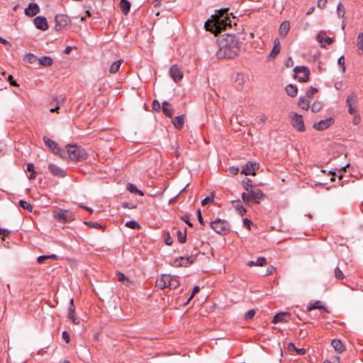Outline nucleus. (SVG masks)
I'll use <instances>...</instances> for the list:
<instances>
[{"instance_id":"obj_1","label":"nucleus","mask_w":363,"mask_h":363,"mask_svg":"<svg viewBox=\"0 0 363 363\" xmlns=\"http://www.w3.org/2000/svg\"><path fill=\"white\" fill-rule=\"evenodd\" d=\"M218 50L216 56L218 59H233L240 51V40L235 35L225 34L218 40Z\"/></svg>"},{"instance_id":"obj_2","label":"nucleus","mask_w":363,"mask_h":363,"mask_svg":"<svg viewBox=\"0 0 363 363\" xmlns=\"http://www.w3.org/2000/svg\"><path fill=\"white\" fill-rule=\"evenodd\" d=\"M204 26L206 30L211 31L217 35L225 30L227 27H232L231 20L228 16L220 18L219 14H214L211 16V19L205 23Z\"/></svg>"},{"instance_id":"obj_3","label":"nucleus","mask_w":363,"mask_h":363,"mask_svg":"<svg viewBox=\"0 0 363 363\" xmlns=\"http://www.w3.org/2000/svg\"><path fill=\"white\" fill-rule=\"evenodd\" d=\"M67 153L72 160L82 161L88 157L85 150L76 145H67Z\"/></svg>"},{"instance_id":"obj_4","label":"nucleus","mask_w":363,"mask_h":363,"mask_svg":"<svg viewBox=\"0 0 363 363\" xmlns=\"http://www.w3.org/2000/svg\"><path fill=\"white\" fill-rule=\"evenodd\" d=\"M210 227L218 234L225 235L230 231V226L228 221L217 218L210 223Z\"/></svg>"},{"instance_id":"obj_5","label":"nucleus","mask_w":363,"mask_h":363,"mask_svg":"<svg viewBox=\"0 0 363 363\" xmlns=\"http://www.w3.org/2000/svg\"><path fill=\"white\" fill-rule=\"evenodd\" d=\"M296 74H301V76L295 75L300 82H306L309 80L310 69L306 66H297L294 69Z\"/></svg>"},{"instance_id":"obj_6","label":"nucleus","mask_w":363,"mask_h":363,"mask_svg":"<svg viewBox=\"0 0 363 363\" xmlns=\"http://www.w3.org/2000/svg\"><path fill=\"white\" fill-rule=\"evenodd\" d=\"M55 218L60 223L70 222L74 220V216L67 210L60 209L54 213Z\"/></svg>"},{"instance_id":"obj_7","label":"nucleus","mask_w":363,"mask_h":363,"mask_svg":"<svg viewBox=\"0 0 363 363\" xmlns=\"http://www.w3.org/2000/svg\"><path fill=\"white\" fill-rule=\"evenodd\" d=\"M291 125L298 131L304 132L306 130L303 119L301 115L294 113L291 116Z\"/></svg>"},{"instance_id":"obj_8","label":"nucleus","mask_w":363,"mask_h":363,"mask_svg":"<svg viewBox=\"0 0 363 363\" xmlns=\"http://www.w3.org/2000/svg\"><path fill=\"white\" fill-rule=\"evenodd\" d=\"M43 141L46 146H48L55 155H59L62 158L65 157V156L61 153V148L55 141L50 139L47 136L43 137Z\"/></svg>"},{"instance_id":"obj_9","label":"nucleus","mask_w":363,"mask_h":363,"mask_svg":"<svg viewBox=\"0 0 363 363\" xmlns=\"http://www.w3.org/2000/svg\"><path fill=\"white\" fill-rule=\"evenodd\" d=\"M70 22L69 18L63 14H58L55 16V29L60 30L67 26Z\"/></svg>"},{"instance_id":"obj_10","label":"nucleus","mask_w":363,"mask_h":363,"mask_svg":"<svg viewBox=\"0 0 363 363\" xmlns=\"http://www.w3.org/2000/svg\"><path fill=\"white\" fill-rule=\"evenodd\" d=\"M169 72L174 82H178L183 78V72L177 65H172L170 67Z\"/></svg>"},{"instance_id":"obj_11","label":"nucleus","mask_w":363,"mask_h":363,"mask_svg":"<svg viewBox=\"0 0 363 363\" xmlns=\"http://www.w3.org/2000/svg\"><path fill=\"white\" fill-rule=\"evenodd\" d=\"M357 101V95L354 93H352L348 96L346 100V104L348 106V113L351 115L357 113L356 107L353 105Z\"/></svg>"},{"instance_id":"obj_12","label":"nucleus","mask_w":363,"mask_h":363,"mask_svg":"<svg viewBox=\"0 0 363 363\" xmlns=\"http://www.w3.org/2000/svg\"><path fill=\"white\" fill-rule=\"evenodd\" d=\"M334 119L331 117L328 118L325 120H321L318 123L313 124V128L317 130H324L333 125Z\"/></svg>"},{"instance_id":"obj_13","label":"nucleus","mask_w":363,"mask_h":363,"mask_svg":"<svg viewBox=\"0 0 363 363\" xmlns=\"http://www.w3.org/2000/svg\"><path fill=\"white\" fill-rule=\"evenodd\" d=\"M35 27L41 30H46L48 28L47 19L44 16H37L33 20Z\"/></svg>"},{"instance_id":"obj_14","label":"nucleus","mask_w":363,"mask_h":363,"mask_svg":"<svg viewBox=\"0 0 363 363\" xmlns=\"http://www.w3.org/2000/svg\"><path fill=\"white\" fill-rule=\"evenodd\" d=\"M169 279L171 280V276L168 274H163L156 280V286L163 289L164 288H169Z\"/></svg>"},{"instance_id":"obj_15","label":"nucleus","mask_w":363,"mask_h":363,"mask_svg":"<svg viewBox=\"0 0 363 363\" xmlns=\"http://www.w3.org/2000/svg\"><path fill=\"white\" fill-rule=\"evenodd\" d=\"M48 169L50 171L51 174L55 177H65L66 176V172L65 170L59 167L57 165L54 164H50L48 165Z\"/></svg>"},{"instance_id":"obj_16","label":"nucleus","mask_w":363,"mask_h":363,"mask_svg":"<svg viewBox=\"0 0 363 363\" xmlns=\"http://www.w3.org/2000/svg\"><path fill=\"white\" fill-rule=\"evenodd\" d=\"M248 192L250 193L254 203H259L260 201L264 199V193L260 189H250Z\"/></svg>"},{"instance_id":"obj_17","label":"nucleus","mask_w":363,"mask_h":363,"mask_svg":"<svg viewBox=\"0 0 363 363\" xmlns=\"http://www.w3.org/2000/svg\"><path fill=\"white\" fill-rule=\"evenodd\" d=\"M257 164L255 162H248L241 171V174L245 175H255V168Z\"/></svg>"},{"instance_id":"obj_18","label":"nucleus","mask_w":363,"mask_h":363,"mask_svg":"<svg viewBox=\"0 0 363 363\" xmlns=\"http://www.w3.org/2000/svg\"><path fill=\"white\" fill-rule=\"evenodd\" d=\"M40 12V8L35 3H30L28 7L25 9L26 16L33 17Z\"/></svg>"},{"instance_id":"obj_19","label":"nucleus","mask_w":363,"mask_h":363,"mask_svg":"<svg viewBox=\"0 0 363 363\" xmlns=\"http://www.w3.org/2000/svg\"><path fill=\"white\" fill-rule=\"evenodd\" d=\"M68 318L72 320V321L74 324L79 323V320L77 318V317L75 315V307L74 305L73 298H71L70 301H69Z\"/></svg>"},{"instance_id":"obj_20","label":"nucleus","mask_w":363,"mask_h":363,"mask_svg":"<svg viewBox=\"0 0 363 363\" xmlns=\"http://www.w3.org/2000/svg\"><path fill=\"white\" fill-rule=\"evenodd\" d=\"M162 110L163 113L168 118H172L173 113H174V108L171 106V104L164 101L162 102Z\"/></svg>"},{"instance_id":"obj_21","label":"nucleus","mask_w":363,"mask_h":363,"mask_svg":"<svg viewBox=\"0 0 363 363\" xmlns=\"http://www.w3.org/2000/svg\"><path fill=\"white\" fill-rule=\"evenodd\" d=\"M289 314L288 313L281 312V313H279L276 314L274 316L272 322L274 323H281V322L286 323L289 321Z\"/></svg>"},{"instance_id":"obj_22","label":"nucleus","mask_w":363,"mask_h":363,"mask_svg":"<svg viewBox=\"0 0 363 363\" xmlns=\"http://www.w3.org/2000/svg\"><path fill=\"white\" fill-rule=\"evenodd\" d=\"M184 115H181L176 116L172 119V123L174 125V128L181 130L184 124Z\"/></svg>"},{"instance_id":"obj_23","label":"nucleus","mask_w":363,"mask_h":363,"mask_svg":"<svg viewBox=\"0 0 363 363\" xmlns=\"http://www.w3.org/2000/svg\"><path fill=\"white\" fill-rule=\"evenodd\" d=\"M290 29V22L289 21H285L282 22L279 26V33L280 36L285 37Z\"/></svg>"},{"instance_id":"obj_24","label":"nucleus","mask_w":363,"mask_h":363,"mask_svg":"<svg viewBox=\"0 0 363 363\" xmlns=\"http://www.w3.org/2000/svg\"><path fill=\"white\" fill-rule=\"evenodd\" d=\"M280 52V42L279 38H275L274 40L273 48L269 55L270 58H275Z\"/></svg>"},{"instance_id":"obj_25","label":"nucleus","mask_w":363,"mask_h":363,"mask_svg":"<svg viewBox=\"0 0 363 363\" xmlns=\"http://www.w3.org/2000/svg\"><path fill=\"white\" fill-rule=\"evenodd\" d=\"M116 279L126 286H130L132 284V281L121 272H116Z\"/></svg>"},{"instance_id":"obj_26","label":"nucleus","mask_w":363,"mask_h":363,"mask_svg":"<svg viewBox=\"0 0 363 363\" xmlns=\"http://www.w3.org/2000/svg\"><path fill=\"white\" fill-rule=\"evenodd\" d=\"M331 345L338 353H342L345 350V346L340 340H333L331 342Z\"/></svg>"},{"instance_id":"obj_27","label":"nucleus","mask_w":363,"mask_h":363,"mask_svg":"<svg viewBox=\"0 0 363 363\" xmlns=\"http://www.w3.org/2000/svg\"><path fill=\"white\" fill-rule=\"evenodd\" d=\"M267 264V259L264 257H258L257 261H249L247 264L248 267L259 266L262 267Z\"/></svg>"},{"instance_id":"obj_28","label":"nucleus","mask_w":363,"mask_h":363,"mask_svg":"<svg viewBox=\"0 0 363 363\" xmlns=\"http://www.w3.org/2000/svg\"><path fill=\"white\" fill-rule=\"evenodd\" d=\"M120 7L124 15H127L130 9V3L128 0H121Z\"/></svg>"},{"instance_id":"obj_29","label":"nucleus","mask_w":363,"mask_h":363,"mask_svg":"<svg viewBox=\"0 0 363 363\" xmlns=\"http://www.w3.org/2000/svg\"><path fill=\"white\" fill-rule=\"evenodd\" d=\"M286 94L291 96L294 97L297 95L298 89L297 86L293 84H289L285 88Z\"/></svg>"},{"instance_id":"obj_30","label":"nucleus","mask_w":363,"mask_h":363,"mask_svg":"<svg viewBox=\"0 0 363 363\" xmlns=\"http://www.w3.org/2000/svg\"><path fill=\"white\" fill-rule=\"evenodd\" d=\"M38 62L40 65L46 67L50 66L53 63L52 59L49 56H43L38 58Z\"/></svg>"},{"instance_id":"obj_31","label":"nucleus","mask_w":363,"mask_h":363,"mask_svg":"<svg viewBox=\"0 0 363 363\" xmlns=\"http://www.w3.org/2000/svg\"><path fill=\"white\" fill-rule=\"evenodd\" d=\"M287 349L289 352L296 351L300 355L305 354L306 352V350L304 348H296L294 343L293 342H290L288 344Z\"/></svg>"},{"instance_id":"obj_32","label":"nucleus","mask_w":363,"mask_h":363,"mask_svg":"<svg viewBox=\"0 0 363 363\" xmlns=\"http://www.w3.org/2000/svg\"><path fill=\"white\" fill-rule=\"evenodd\" d=\"M357 44L358 48V54L359 55H363V33H359L357 38Z\"/></svg>"},{"instance_id":"obj_33","label":"nucleus","mask_w":363,"mask_h":363,"mask_svg":"<svg viewBox=\"0 0 363 363\" xmlns=\"http://www.w3.org/2000/svg\"><path fill=\"white\" fill-rule=\"evenodd\" d=\"M123 62V60H119L116 62H114L109 68V72L111 74L116 73L121 65V64Z\"/></svg>"},{"instance_id":"obj_34","label":"nucleus","mask_w":363,"mask_h":363,"mask_svg":"<svg viewBox=\"0 0 363 363\" xmlns=\"http://www.w3.org/2000/svg\"><path fill=\"white\" fill-rule=\"evenodd\" d=\"M298 106L304 110H308L310 106V102L306 97L302 96L299 99Z\"/></svg>"},{"instance_id":"obj_35","label":"nucleus","mask_w":363,"mask_h":363,"mask_svg":"<svg viewBox=\"0 0 363 363\" xmlns=\"http://www.w3.org/2000/svg\"><path fill=\"white\" fill-rule=\"evenodd\" d=\"M313 309H323L324 311L328 312L327 311L326 308L324 306L320 304V301H317L314 303L311 304L310 306H307V311H312Z\"/></svg>"},{"instance_id":"obj_36","label":"nucleus","mask_w":363,"mask_h":363,"mask_svg":"<svg viewBox=\"0 0 363 363\" xmlns=\"http://www.w3.org/2000/svg\"><path fill=\"white\" fill-rule=\"evenodd\" d=\"M242 199L244 203L247 206H250L252 203H253L252 199L251 197V194L248 191H247V193L243 192L242 194Z\"/></svg>"},{"instance_id":"obj_37","label":"nucleus","mask_w":363,"mask_h":363,"mask_svg":"<svg viewBox=\"0 0 363 363\" xmlns=\"http://www.w3.org/2000/svg\"><path fill=\"white\" fill-rule=\"evenodd\" d=\"M18 205L20 207H21L24 210L28 211V212H31L33 210L31 204L24 200H20L18 202Z\"/></svg>"},{"instance_id":"obj_38","label":"nucleus","mask_w":363,"mask_h":363,"mask_svg":"<svg viewBox=\"0 0 363 363\" xmlns=\"http://www.w3.org/2000/svg\"><path fill=\"white\" fill-rule=\"evenodd\" d=\"M178 241L180 243H184L186 240V228H185L184 232H182L181 230H178L177 232Z\"/></svg>"},{"instance_id":"obj_39","label":"nucleus","mask_w":363,"mask_h":363,"mask_svg":"<svg viewBox=\"0 0 363 363\" xmlns=\"http://www.w3.org/2000/svg\"><path fill=\"white\" fill-rule=\"evenodd\" d=\"M127 189L131 193H137L140 196H143L144 194L141 190L137 189L136 186L133 184H128L127 186Z\"/></svg>"},{"instance_id":"obj_40","label":"nucleus","mask_w":363,"mask_h":363,"mask_svg":"<svg viewBox=\"0 0 363 363\" xmlns=\"http://www.w3.org/2000/svg\"><path fill=\"white\" fill-rule=\"evenodd\" d=\"M179 281H178L177 277H173L171 276V280L169 279V288L171 289H175L177 287H179Z\"/></svg>"},{"instance_id":"obj_41","label":"nucleus","mask_w":363,"mask_h":363,"mask_svg":"<svg viewBox=\"0 0 363 363\" xmlns=\"http://www.w3.org/2000/svg\"><path fill=\"white\" fill-rule=\"evenodd\" d=\"M125 225L127 228H131V229H140V224L137 221H135V220L127 221L125 223Z\"/></svg>"},{"instance_id":"obj_42","label":"nucleus","mask_w":363,"mask_h":363,"mask_svg":"<svg viewBox=\"0 0 363 363\" xmlns=\"http://www.w3.org/2000/svg\"><path fill=\"white\" fill-rule=\"evenodd\" d=\"M345 14V9L344 6L339 3L337 6V15L339 18H344Z\"/></svg>"},{"instance_id":"obj_43","label":"nucleus","mask_w":363,"mask_h":363,"mask_svg":"<svg viewBox=\"0 0 363 363\" xmlns=\"http://www.w3.org/2000/svg\"><path fill=\"white\" fill-rule=\"evenodd\" d=\"M242 186L244 187V189L247 191H249L250 190V189H252V181L249 178H245L243 181H242Z\"/></svg>"},{"instance_id":"obj_44","label":"nucleus","mask_w":363,"mask_h":363,"mask_svg":"<svg viewBox=\"0 0 363 363\" xmlns=\"http://www.w3.org/2000/svg\"><path fill=\"white\" fill-rule=\"evenodd\" d=\"M235 208L242 216L247 212V210L241 205L240 200L237 201V204L235 206Z\"/></svg>"},{"instance_id":"obj_45","label":"nucleus","mask_w":363,"mask_h":363,"mask_svg":"<svg viewBox=\"0 0 363 363\" xmlns=\"http://www.w3.org/2000/svg\"><path fill=\"white\" fill-rule=\"evenodd\" d=\"M334 273H335V277L337 280H342L345 278V275H344L342 271L337 267L335 269Z\"/></svg>"},{"instance_id":"obj_46","label":"nucleus","mask_w":363,"mask_h":363,"mask_svg":"<svg viewBox=\"0 0 363 363\" xmlns=\"http://www.w3.org/2000/svg\"><path fill=\"white\" fill-rule=\"evenodd\" d=\"M213 199H214V194H212L211 196H206L205 199H203L201 201V205L204 206L206 204H208L211 202H213Z\"/></svg>"},{"instance_id":"obj_47","label":"nucleus","mask_w":363,"mask_h":363,"mask_svg":"<svg viewBox=\"0 0 363 363\" xmlns=\"http://www.w3.org/2000/svg\"><path fill=\"white\" fill-rule=\"evenodd\" d=\"M84 224L90 228H102V226L101 224L96 223V222H91V221H85Z\"/></svg>"},{"instance_id":"obj_48","label":"nucleus","mask_w":363,"mask_h":363,"mask_svg":"<svg viewBox=\"0 0 363 363\" xmlns=\"http://www.w3.org/2000/svg\"><path fill=\"white\" fill-rule=\"evenodd\" d=\"M318 92V89L313 86H311L307 91L306 96L308 98H311L315 94Z\"/></svg>"},{"instance_id":"obj_49","label":"nucleus","mask_w":363,"mask_h":363,"mask_svg":"<svg viewBox=\"0 0 363 363\" xmlns=\"http://www.w3.org/2000/svg\"><path fill=\"white\" fill-rule=\"evenodd\" d=\"M255 309H251L245 315V320H251L254 318L255 315Z\"/></svg>"},{"instance_id":"obj_50","label":"nucleus","mask_w":363,"mask_h":363,"mask_svg":"<svg viewBox=\"0 0 363 363\" xmlns=\"http://www.w3.org/2000/svg\"><path fill=\"white\" fill-rule=\"evenodd\" d=\"M228 8L220 9L217 11L216 14H219L220 18H225V16H228Z\"/></svg>"},{"instance_id":"obj_51","label":"nucleus","mask_w":363,"mask_h":363,"mask_svg":"<svg viewBox=\"0 0 363 363\" xmlns=\"http://www.w3.org/2000/svg\"><path fill=\"white\" fill-rule=\"evenodd\" d=\"M228 8L220 9L217 11L216 14H219L220 18H225V16H228Z\"/></svg>"},{"instance_id":"obj_52","label":"nucleus","mask_w":363,"mask_h":363,"mask_svg":"<svg viewBox=\"0 0 363 363\" xmlns=\"http://www.w3.org/2000/svg\"><path fill=\"white\" fill-rule=\"evenodd\" d=\"M321 109V104L319 102H315L311 106V111L313 113L318 112Z\"/></svg>"},{"instance_id":"obj_53","label":"nucleus","mask_w":363,"mask_h":363,"mask_svg":"<svg viewBox=\"0 0 363 363\" xmlns=\"http://www.w3.org/2000/svg\"><path fill=\"white\" fill-rule=\"evenodd\" d=\"M181 259H184V257H181ZM185 259H186V262L184 264L186 266L187 264L193 263L194 262V260L196 259V257L194 255H191V256L186 257L185 258Z\"/></svg>"},{"instance_id":"obj_54","label":"nucleus","mask_w":363,"mask_h":363,"mask_svg":"<svg viewBox=\"0 0 363 363\" xmlns=\"http://www.w3.org/2000/svg\"><path fill=\"white\" fill-rule=\"evenodd\" d=\"M199 291H200L199 286H194V289L192 291L191 295L190 296V297L187 300L186 304L189 303V301H191V299H192L193 297L195 296V294H197Z\"/></svg>"},{"instance_id":"obj_55","label":"nucleus","mask_w":363,"mask_h":363,"mask_svg":"<svg viewBox=\"0 0 363 363\" xmlns=\"http://www.w3.org/2000/svg\"><path fill=\"white\" fill-rule=\"evenodd\" d=\"M275 272H276V268L274 266L270 265L267 267V269L266 270V273L264 274V276L271 275V274H274Z\"/></svg>"},{"instance_id":"obj_56","label":"nucleus","mask_w":363,"mask_h":363,"mask_svg":"<svg viewBox=\"0 0 363 363\" xmlns=\"http://www.w3.org/2000/svg\"><path fill=\"white\" fill-rule=\"evenodd\" d=\"M353 116H354V117H353V120H352V123L354 125L359 124V123L361 121V118H360L359 115L358 113H356Z\"/></svg>"},{"instance_id":"obj_57","label":"nucleus","mask_w":363,"mask_h":363,"mask_svg":"<svg viewBox=\"0 0 363 363\" xmlns=\"http://www.w3.org/2000/svg\"><path fill=\"white\" fill-rule=\"evenodd\" d=\"M337 62L340 65L342 66V72H345V59H344V56H341L339 57L338 60H337Z\"/></svg>"},{"instance_id":"obj_58","label":"nucleus","mask_w":363,"mask_h":363,"mask_svg":"<svg viewBox=\"0 0 363 363\" xmlns=\"http://www.w3.org/2000/svg\"><path fill=\"white\" fill-rule=\"evenodd\" d=\"M152 108L155 110V111H159L161 108V106H160V104L158 101L157 100H154L153 102H152Z\"/></svg>"},{"instance_id":"obj_59","label":"nucleus","mask_w":363,"mask_h":363,"mask_svg":"<svg viewBox=\"0 0 363 363\" xmlns=\"http://www.w3.org/2000/svg\"><path fill=\"white\" fill-rule=\"evenodd\" d=\"M11 232L5 228H0V235H2L3 237H9Z\"/></svg>"},{"instance_id":"obj_60","label":"nucleus","mask_w":363,"mask_h":363,"mask_svg":"<svg viewBox=\"0 0 363 363\" xmlns=\"http://www.w3.org/2000/svg\"><path fill=\"white\" fill-rule=\"evenodd\" d=\"M182 220L184 221L189 226L192 227L193 224L189 220V216L188 215H184L182 217Z\"/></svg>"},{"instance_id":"obj_61","label":"nucleus","mask_w":363,"mask_h":363,"mask_svg":"<svg viewBox=\"0 0 363 363\" xmlns=\"http://www.w3.org/2000/svg\"><path fill=\"white\" fill-rule=\"evenodd\" d=\"M164 242L167 245H171L173 243V238L170 236L169 234L165 237Z\"/></svg>"},{"instance_id":"obj_62","label":"nucleus","mask_w":363,"mask_h":363,"mask_svg":"<svg viewBox=\"0 0 363 363\" xmlns=\"http://www.w3.org/2000/svg\"><path fill=\"white\" fill-rule=\"evenodd\" d=\"M62 339L67 342L68 343L70 340L69 339V333L67 332V331H63L62 332Z\"/></svg>"},{"instance_id":"obj_63","label":"nucleus","mask_w":363,"mask_h":363,"mask_svg":"<svg viewBox=\"0 0 363 363\" xmlns=\"http://www.w3.org/2000/svg\"><path fill=\"white\" fill-rule=\"evenodd\" d=\"M327 0H318L317 6L319 9H323L325 7Z\"/></svg>"},{"instance_id":"obj_64","label":"nucleus","mask_w":363,"mask_h":363,"mask_svg":"<svg viewBox=\"0 0 363 363\" xmlns=\"http://www.w3.org/2000/svg\"><path fill=\"white\" fill-rule=\"evenodd\" d=\"M48 259V255H40L38 257L37 260L39 264H43Z\"/></svg>"}]
</instances>
